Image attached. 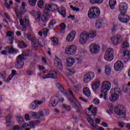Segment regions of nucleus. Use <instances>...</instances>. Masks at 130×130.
<instances>
[{
  "label": "nucleus",
  "mask_w": 130,
  "mask_h": 130,
  "mask_svg": "<svg viewBox=\"0 0 130 130\" xmlns=\"http://www.w3.org/2000/svg\"><path fill=\"white\" fill-rule=\"evenodd\" d=\"M45 11L51 12H55V11H57L63 18H66V16H67L66 8L63 7L58 8L57 5L55 4H53L52 5L50 4L46 5L45 6Z\"/></svg>",
  "instance_id": "nucleus-1"
},
{
  "label": "nucleus",
  "mask_w": 130,
  "mask_h": 130,
  "mask_svg": "<svg viewBox=\"0 0 130 130\" xmlns=\"http://www.w3.org/2000/svg\"><path fill=\"white\" fill-rule=\"evenodd\" d=\"M93 108L94 106L93 105H91L88 108L87 110L86 111V113L88 116L87 121L89 123L91 122V120H94L93 117H94L95 115H96V114H97V110H98L97 107H94V108ZM92 109H93L92 110Z\"/></svg>",
  "instance_id": "nucleus-2"
},
{
  "label": "nucleus",
  "mask_w": 130,
  "mask_h": 130,
  "mask_svg": "<svg viewBox=\"0 0 130 130\" xmlns=\"http://www.w3.org/2000/svg\"><path fill=\"white\" fill-rule=\"evenodd\" d=\"M69 100L70 101V104L72 105L73 107L77 109L76 112H80V109L82 108V106L79 103L78 100H77L75 98H74V94H73V91L71 90L69 91Z\"/></svg>",
  "instance_id": "nucleus-3"
},
{
  "label": "nucleus",
  "mask_w": 130,
  "mask_h": 130,
  "mask_svg": "<svg viewBox=\"0 0 130 130\" xmlns=\"http://www.w3.org/2000/svg\"><path fill=\"white\" fill-rule=\"evenodd\" d=\"M25 38H27L28 40H31V47L32 49H34V50H37V49H38L39 48V45L42 46V47H43L44 46V45H41L39 44V42L37 41L36 38H32L31 36V34L30 33H28L25 36Z\"/></svg>",
  "instance_id": "nucleus-4"
},
{
  "label": "nucleus",
  "mask_w": 130,
  "mask_h": 130,
  "mask_svg": "<svg viewBox=\"0 0 130 130\" xmlns=\"http://www.w3.org/2000/svg\"><path fill=\"white\" fill-rule=\"evenodd\" d=\"M100 15V9L98 7H91L88 12L89 19H97Z\"/></svg>",
  "instance_id": "nucleus-5"
},
{
  "label": "nucleus",
  "mask_w": 130,
  "mask_h": 130,
  "mask_svg": "<svg viewBox=\"0 0 130 130\" xmlns=\"http://www.w3.org/2000/svg\"><path fill=\"white\" fill-rule=\"evenodd\" d=\"M24 20L22 18H20L19 20V23L23 28L20 29L22 31H26L27 30V26L28 28H31V24H30V20H29V16L28 15L25 16Z\"/></svg>",
  "instance_id": "nucleus-6"
},
{
  "label": "nucleus",
  "mask_w": 130,
  "mask_h": 130,
  "mask_svg": "<svg viewBox=\"0 0 130 130\" xmlns=\"http://www.w3.org/2000/svg\"><path fill=\"white\" fill-rule=\"evenodd\" d=\"M114 113L118 116L122 115L124 117L126 115V109L122 105H117L116 106L114 110Z\"/></svg>",
  "instance_id": "nucleus-7"
},
{
  "label": "nucleus",
  "mask_w": 130,
  "mask_h": 130,
  "mask_svg": "<svg viewBox=\"0 0 130 130\" xmlns=\"http://www.w3.org/2000/svg\"><path fill=\"white\" fill-rule=\"evenodd\" d=\"M25 55L23 54L19 55L18 58H17V61L15 62V68L20 70L24 67V62L23 60L25 59Z\"/></svg>",
  "instance_id": "nucleus-8"
},
{
  "label": "nucleus",
  "mask_w": 130,
  "mask_h": 130,
  "mask_svg": "<svg viewBox=\"0 0 130 130\" xmlns=\"http://www.w3.org/2000/svg\"><path fill=\"white\" fill-rule=\"evenodd\" d=\"M111 84L108 81H104L102 83L101 91L102 93H106L110 90Z\"/></svg>",
  "instance_id": "nucleus-9"
},
{
  "label": "nucleus",
  "mask_w": 130,
  "mask_h": 130,
  "mask_svg": "<svg viewBox=\"0 0 130 130\" xmlns=\"http://www.w3.org/2000/svg\"><path fill=\"white\" fill-rule=\"evenodd\" d=\"M66 53L69 55H74L77 53V47L75 45H71L66 48Z\"/></svg>",
  "instance_id": "nucleus-10"
},
{
  "label": "nucleus",
  "mask_w": 130,
  "mask_h": 130,
  "mask_svg": "<svg viewBox=\"0 0 130 130\" xmlns=\"http://www.w3.org/2000/svg\"><path fill=\"white\" fill-rule=\"evenodd\" d=\"M89 50L92 54H97L100 52V46L95 43H92L89 45Z\"/></svg>",
  "instance_id": "nucleus-11"
},
{
  "label": "nucleus",
  "mask_w": 130,
  "mask_h": 130,
  "mask_svg": "<svg viewBox=\"0 0 130 130\" xmlns=\"http://www.w3.org/2000/svg\"><path fill=\"white\" fill-rule=\"evenodd\" d=\"M89 38V34L85 31L83 32L80 36L79 43L81 44H85Z\"/></svg>",
  "instance_id": "nucleus-12"
},
{
  "label": "nucleus",
  "mask_w": 130,
  "mask_h": 130,
  "mask_svg": "<svg viewBox=\"0 0 130 130\" xmlns=\"http://www.w3.org/2000/svg\"><path fill=\"white\" fill-rule=\"evenodd\" d=\"M89 38V34L85 31L83 32L80 36L79 43L81 44H85Z\"/></svg>",
  "instance_id": "nucleus-13"
},
{
  "label": "nucleus",
  "mask_w": 130,
  "mask_h": 130,
  "mask_svg": "<svg viewBox=\"0 0 130 130\" xmlns=\"http://www.w3.org/2000/svg\"><path fill=\"white\" fill-rule=\"evenodd\" d=\"M89 38V34L85 31L83 32L80 36L79 43L81 44H85Z\"/></svg>",
  "instance_id": "nucleus-14"
},
{
  "label": "nucleus",
  "mask_w": 130,
  "mask_h": 130,
  "mask_svg": "<svg viewBox=\"0 0 130 130\" xmlns=\"http://www.w3.org/2000/svg\"><path fill=\"white\" fill-rule=\"evenodd\" d=\"M111 40L114 45H118V44H120L122 42V38L120 35H117L114 37L111 38Z\"/></svg>",
  "instance_id": "nucleus-15"
},
{
  "label": "nucleus",
  "mask_w": 130,
  "mask_h": 130,
  "mask_svg": "<svg viewBox=\"0 0 130 130\" xmlns=\"http://www.w3.org/2000/svg\"><path fill=\"white\" fill-rule=\"evenodd\" d=\"M95 77V74L93 72H89L86 74L83 78V82L85 83H89L90 81L93 80Z\"/></svg>",
  "instance_id": "nucleus-16"
},
{
  "label": "nucleus",
  "mask_w": 130,
  "mask_h": 130,
  "mask_svg": "<svg viewBox=\"0 0 130 130\" xmlns=\"http://www.w3.org/2000/svg\"><path fill=\"white\" fill-rule=\"evenodd\" d=\"M118 19L122 23H127L129 21V16L123 13L120 14L118 15Z\"/></svg>",
  "instance_id": "nucleus-17"
},
{
  "label": "nucleus",
  "mask_w": 130,
  "mask_h": 130,
  "mask_svg": "<svg viewBox=\"0 0 130 130\" xmlns=\"http://www.w3.org/2000/svg\"><path fill=\"white\" fill-rule=\"evenodd\" d=\"M114 69L115 71H121L123 69V63L121 61H117L114 66Z\"/></svg>",
  "instance_id": "nucleus-18"
},
{
  "label": "nucleus",
  "mask_w": 130,
  "mask_h": 130,
  "mask_svg": "<svg viewBox=\"0 0 130 130\" xmlns=\"http://www.w3.org/2000/svg\"><path fill=\"white\" fill-rule=\"evenodd\" d=\"M58 102H59V98L57 96H54L50 101V104L53 106V107H55V106H56L57 104H58Z\"/></svg>",
  "instance_id": "nucleus-19"
},
{
  "label": "nucleus",
  "mask_w": 130,
  "mask_h": 130,
  "mask_svg": "<svg viewBox=\"0 0 130 130\" xmlns=\"http://www.w3.org/2000/svg\"><path fill=\"white\" fill-rule=\"evenodd\" d=\"M75 37H76V31L73 30L68 35L66 38L67 41L72 42L75 39Z\"/></svg>",
  "instance_id": "nucleus-20"
},
{
  "label": "nucleus",
  "mask_w": 130,
  "mask_h": 130,
  "mask_svg": "<svg viewBox=\"0 0 130 130\" xmlns=\"http://www.w3.org/2000/svg\"><path fill=\"white\" fill-rule=\"evenodd\" d=\"M90 122L89 123L91 125V128L92 130H105L103 127H99V126L94 122V120H91Z\"/></svg>",
  "instance_id": "nucleus-21"
},
{
  "label": "nucleus",
  "mask_w": 130,
  "mask_h": 130,
  "mask_svg": "<svg viewBox=\"0 0 130 130\" xmlns=\"http://www.w3.org/2000/svg\"><path fill=\"white\" fill-rule=\"evenodd\" d=\"M127 4L126 3H121V4L119 6V11L121 13H122L123 14H125L126 13V11H127Z\"/></svg>",
  "instance_id": "nucleus-22"
},
{
  "label": "nucleus",
  "mask_w": 130,
  "mask_h": 130,
  "mask_svg": "<svg viewBox=\"0 0 130 130\" xmlns=\"http://www.w3.org/2000/svg\"><path fill=\"white\" fill-rule=\"evenodd\" d=\"M54 66L59 70H61L62 69V64L61 63V61L60 59L58 57H56L54 59Z\"/></svg>",
  "instance_id": "nucleus-23"
},
{
  "label": "nucleus",
  "mask_w": 130,
  "mask_h": 130,
  "mask_svg": "<svg viewBox=\"0 0 130 130\" xmlns=\"http://www.w3.org/2000/svg\"><path fill=\"white\" fill-rule=\"evenodd\" d=\"M47 78L51 79H57V72L54 71H51L47 74Z\"/></svg>",
  "instance_id": "nucleus-24"
},
{
  "label": "nucleus",
  "mask_w": 130,
  "mask_h": 130,
  "mask_svg": "<svg viewBox=\"0 0 130 130\" xmlns=\"http://www.w3.org/2000/svg\"><path fill=\"white\" fill-rule=\"evenodd\" d=\"M75 60L74 58L72 57H70L67 58V62H66V66L68 67V68H71L74 63H75Z\"/></svg>",
  "instance_id": "nucleus-25"
},
{
  "label": "nucleus",
  "mask_w": 130,
  "mask_h": 130,
  "mask_svg": "<svg viewBox=\"0 0 130 130\" xmlns=\"http://www.w3.org/2000/svg\"><path fill=\"white\" fill-rule=\"evenodd\" d=\"M119 98V95L115 93L112 94L109 97V99L111 102H115V101H117Z\"/></svg>",
  "instance_id": "nucleus-26"
},
{
  "label": "nucleus",
  "mask_w": 130,
  "mask_h": 130,
  "mask_svg": "<svg viewBox=\"0 0 130 130\" xmlns=\"http://www.w3.org/2000/svg\"><path fill=\"white\" fill-rule=\"evenodd\" d=\"M31 115L34 117H35L36 118L40 119L42 118L44 115H43V113L42 112V111H40L39 113H36L35 112H31Z\"/></svg>",
  "instance_id": "nucleus-27"
},
{
  "label": "nucleus",
  "mask_w": 130,
  "mask_h": 130,
  "mask_svg": "<svg viewBox=\"0 0 130 130\" xmlns=\"http://www.w3.org/2000/svg\"><path fill=\"white\" fill-rule=\"evenodd\" d=\"M49 19V13L45 11L43 15L42 16L41 20L42 22H47Z\"/></svg>",
  "instance_id": "nucleus-28"
},
{
  "label": "nucleus",
  "mask_w": 130,
  "mask_h": 130,
  "mask_svg": "<svg viewBox=\"0 0 130 130\" xmlns=\"http://www.w3.org/2000/svg\"><path fill=\"white\" fill-rule=\"evenodd\" d=\"M31 14L32 15V16H35L36 15V17H37L36 18L37 22H39V21H40V19L41 18V13H40V11H38L36 13L35 11H32L31 12Z\"/></svg>",
  "instance_id": "nucleus-29"
},
{
  "label": "nucleus",
  "mask_w": 130,
  "mask_h": 130,
  "mask_svg": "<svg viewBox=\"0 0 130 130\" xmlns=\"http://www.w3.org/2000/svg\"><path fill=\"white\" fill-rule=\"evenodd\" d=\"M123 59L124 61H128L129 59V51L126 50L123 52Z\"/></svg>",
  "instance_id": "nucleus-30"
},
{
  "label": "nucleus",
  "mask_w": 130,
  "mask_h": 130,
  "mask_svg": "<svg viewBox=\"0 0 130 130\" xmlns=\"http://www.w3.org/2000/svg\"><path fill=\"white\" fill-rule=\"evenodd\" d=\"M83 94L86 96V97H90L91 96V91L89 88L86 87L83 88Z\"/></svg>",
  "instance_id": "nucleus-31"
},
{
  "label": "nucleus",
  "mask_w": 130,
  "mask_h": 130,
  "mask_svg": "<svg viewBox=\"0 0 130 130\" xmlns=\"http://www.w3.org/2000/svg\"><path fill=\"white\" fill-rule=\"evenodd\" d=\"M92 88L93 91H96L100 86V82L99 81H95L92 84Z\"/></svg>",
  "instance_id": "nucleus-32"
},
{
  "label": "nucleus",
  "mask_w": 130,
  "mask_h": 130,
  "mask_svg": "<svg viewBox=\"0 0 130 130\" xmlns=\"http://www.w3.org/2000/svg\"><path fill=\"white\" fill-rule=\"evenodd\" d=\"M130 82L128 83L127 85H124L122 87L123 92L126 93L130 90Z\"/></svg>",
  "instance_id": "nucleus-33"
},
{
  "label": "nucleus",
  "mask_w": 130,
  "mask_h": 130,
  "mask_svg": "<svg viewBox=\"0 0 130 130\" xmlns=\"http://www.w3.org/2000/svg\"><path fill=\"white\" fill-rule=\"evenodd\" d=\"M14 35H15L14 34V32L13 31H8L6 34V37H9V39H10L11 41H13Z\"/></svg>",
  "instance_id": "nucleus-34"
},
{
  "label": "nucleus",
  "mask_w": 130,
  "mask_h": 130,
  "mask_svg": "<svg viewBox=\"0 0 130 130\" xmlns=\"http://www.w3.org/2000/svg\"><path fill=\"white\" fill-rule=\"evenodd\" d=\"M12 120V114H9L6 118V125L10 126Z\"/></svg>",
  "instance_id": "nucleus-35"
},
{
  "label": "nucleus",
  "mask_w": 130,
  "mask_h": 130,
  "mask_svg": "<svg viewBox=\"0 0 130 130\" xmlns=\"http://www.w3.org/2000/svg\"><path fill=\"white\" fill-rule=\"evenodd\" d=\"M107 54H105L104 55L105 60H107V61H111V60L113 59L114 56L113 55Z\"/></svg>",
  "instance_id": "nucleus-36"
},
{
  "label": "nucleus",
  "mask_w": 130,
  "mask_h": 130,
  "mask_svg": "<svg viewBox=\"0 0 130 130\" xmlns=\"http://www.w3.org/2000/svg\"><path fill=\"white\" fill-rule=\"evenodd\" d=\"M109 3L110 9L113 10L116 5V0H110Z\"/></svg>",
  "instance_id": "nucleus-37"
},
{
  "label": "nucleus",
  "mask_w": 130,
  "mask_h": 130,
  "mask_svg": "<svg viewBox=\"0 0 130 130\" xmlns=\"http://www.w3.org/2000/svg\"><path fill=\"white\" fill-rule=\"evenodd\" d=\"M114 53V50H113V48H109L106 50L105 54H107H107L109 55H113Z\"/></svg>",
  "instance_id": "nucleus-38"
},
{
  "label": "nucleus",
  "mask_w": 130,
  "mask_h": 130,
  "mask_svg": "<svg viewBox=\"0 0 130 130\" xmlns=\"http://www.w3.org/2000/svg\"><path fill=\"white\" fill-rule=\"evenodd\" d=\"M58 87L59 88V91L61 92L62 94H64V95H68V91H67V90H66L64 88H63L62 86L58 84Z\"/></svg>",
  "instance_id": "nucleus-39"
},
{
  "label": "nucleus",
  "mask_w": 130,
  "mask_h": 130,
  "mask_svg": "<svg viewBox=\"0 0 130 130\" xmlns=\"http://www.w3.org/2000/svg\"><path fill=\"white\" fill-rule=\"evenodd\" d=\"M104 1V0H89V2L92 5H96V4L100 5V4H102Z\"/></svg>",
  "instance_id": "nucleus-40"
},
{
  "label": "nucleus",
  "mask_w": 130,
  "mask_h": 130,
  "mask_svg": "<svg viewBox=\"0 0 130 130\" xmlns=\"http://www.w3.org/2000/svg\"><path fill=\"white\" fill-rule=\"evenodd\" d=\"M55 24H56V21L54 19H52L49 23V29H52Z\"/></svg>",
  "instance_id": "nucleus-41"
},
{
  "label": "nucleus",
  "mask_w": 130,
  "mask_h": 130,
  "mask_svg": "<svg viewBox=\"0 0 130 130\" xmlns=\"http://www.w3.org/2000/svg\"><path fill=\"white\" fill-rule=\"evenodd\" d=\"M111 92H114L115 93V94H116V93H117L119 95H121V93H122V91L120 90V89L118 88H112L111 90Z\"/></svg>",
  "instance_id": "nucleus-42"
},
{
  "label": "nucleus",
  "mask_w": 130,
  "mask_h": 130,
  "mask_svg": "<svg viewBox=\"0 0 130 130\" xmlns=\"http://www.w3.org/2000/svg\"><path fill=\"white\" fill-rule=\"evenodd\" d=\"M110 73H111V68H110L109 66H105V74L107 76H109L110 75Z\"/></svg>",
  "instance_id": "nucleus-43"
},
{
  "label": "nucleus",
  "mask_w": 130,
  "mask_h": 130,
  "mask_svg": "<svg viewBox=\"0 0 130 130\" xmlns=\"http://www.w3.org/2000/svg\"><path fill=\"white\" fill-rule=\"evenodd\" d=\"M38 6L40 9H43L44 8V2L42 0L38 1Z\"/></svg>",
  "instance_id": "nucleus-44"
},
{
  "label": "nucleus",
  "mask_w": 130,
  "mask_h": 130,
  "mask_svg": "<svg viewBox=\"0 0 130 130\" xmlns=\"http://www.w3.org/2000/svg\"><path fill=\"white\" fill-rule=\"evenodd\" d=\"M88 35L89 38H94L96 37V36L97 35V32L95 31H92Z\"/></svg>",
  "instance_id": "nucleus-45"
},
{
  "label": "nucleus",
  "mask_w": 130,
  "mask_h": 130,
  "mask_svg": "<svg viewBox=\"0 0 130 130\" xmlns=\"http://www.w3.org/2000/svg\"><path fill=\"white\" fill-rule=\"evenodd\" d=\"M51 40L52 41L53 45H57L58 44V40L56 37L51 38Z\"/></svg>",
  "instance_id": "nucleus-46"
},
{
  "label": "nucleus",
  "mask_w": 130,
  "mask_h": 130,
  "mask_svg": "<svg viewBox=\"0 0 130 130\" xmlns=\"http://www.w3.org/2000/svg\"><path fill=\"white\" fill-rule=\"evenodd\" d=\"M37 106V105L35 101L31 103V104L30 105L29 108L30 109H32V110H34L36 108Z\"/></svg>",
  "instance_id": "nucleus-47"
},
{
  "label": "nucleus",
  "mask_w": 130,
  "mask_h": 130,
  "mask_svg": "<svg viewBox=\"0 0 130 130\" xmlns=\"http://www.w3.org/2000/svg\"><path fill=\"white\" fill-rule=\"evenodd\" d=\"M38 0H28V3L31 7L35 6V5H36V2Z\"/></svg>",
  "instance_id": "nucleus-48"
},
{
  "label": "nucleus",
  "mask_w": 130,
  "mask_h": 130,
  "mask_svg": "<svg viewBox=\"0 0 130 130\" xmlns=\"http://www.w3.org/2000/svg\"><path fill=\"white\" fill-rule=\"evenodd\" d=\"M59 26L61 28V30L63 32H64V30H66V28L67 27V25H66V23H61L60 24Z\"/></svg>",
  "instance_id": "nucleus-49"
},
{
  "label": "nucleus",
  "mask_w": 130,
  "mask_h": 130,
  "mask_svg": "<svg viewBox=\"0 0 130 130\" xmlns=\"http://www.w3.org/2000/svg\"><path fill=\"white\" fill-rule=\"evenodd\" d=\"M17 120L19 122V123H22V122H24V119L21 115H17Z\"/></svg>",
  "instance_id": "nucleus-50"
},
{
  "label": "nucleus",
  "mask_w": 130,
  "mask_h": 130,
  "mask_svg": "<svg viewBox=\"0 0 130 130\" xmlns=\"http://www.w3.org/2000/svg\"><path fill=\"white\" fill-rule=\"evenodd\" d=\"M40 123V121L37 120L36 121H32L30 122V126H34L35 125H37Z\"/></svg>",
  "instance_id": "nucleus-51"
},
{
  "label": "nucleus",
  "mask_w": 130,
  "mask_h": 130,
  "mask_svg": "<svg viewBox=\"0 0 130 130\" xmlns=\"http://www.w3.org/2000/svg\"><path fill=\"white\" fill-rule=\"evenodd\" d=\"M27 45L26 43L24 42H19V47L20 48H25V47H27Z\"/></svg>",
  "instance_id": "nucleus-52"
},
{
  "label": "nucleus",
  "mask_w": 130,
  "mask_h": 130,
  "mask_svg": "<svg viewBox=\"0 0 130 130\" xmlns=\"http://www.w3.org/2000/svg\"><path fill=\"white\" fill-rule=\"evenodd\" d=\"M0 76L2 77L4 81H6V78H7V72L6 71L0 73Z\"/></svg>",
  "instance_id": "nucleus-53"
},
{
  "label": "nucleus",
  "mask_w": 130,
  "mask_h": 130,
  "mask_svg": "<svg viewBox=\"0 0 130 130\" xmlns=\"http://www.w3.org/2000/svg\"><path fill=\"white\" fill-rule=\"evenodd\" d=\"M42 31H43L44 36L46 37V36H47V33H48V31H49V30L47 28H43Z\"/></svg>",
  "instance_id": "nucleus-54"
},
{
  "label": "nucleus",
  "mask_w": 130,
  "mask_h": 130,
  "mask_svg": "<svg viewBox=\"0 0 130 130\" xmlns=\"http://www.w3.org/2000/svg\"><path fill=\"white\" fill-rule=\"evenodd\" d=\"M37 105H41V104H43L45 102V99L44 101H35Z\"/></svg>",
  "instance_id": "nucleus-55"
},
{
  "label": "nucleus",
  "mask_w": 130,
  "mask_h": 130,
  "mask_svg": "<svg viewBox=\"0 0 130 130\" xmlns=\"http://www.w3.org/2000/svg\"><path fill=\"white\" fill-rule=\"evenodd\" d=\"M122 47L123 48H128L129 47V44L127 42H124L122 44Z\"/></svg>",
  "instance_id": "nucleus-56"
},
{
  "label": "nucleus",
  "mask_w": 130,
  "mask_h": 130,
  "mask_svg": "<svg viewBox=\"0 0 130 130\" xmlns=\"http://www.w3.org/2000/svg\"><path fill=\"white\" fill-rule=\"evenodd\" d=\"M42 112H43L44 116H47V115H48V114H49V111H48V110L45 109L42 111Z\"/></svg>",
  "instance_id": "nucleus-57"
},
{
  "label": "nucleus",
  "mask_w": 130,
  "mask_h": 130,
  "mask_svg": "<svg viewBox=\"0 0 130 130\" xmlns=\"http://www.w3.org/2000/svg\"><path fill=\"white\" fill-rule=\"evenodd\" d=\"M71 9H72L73 11H74L75 12H79L80 11V8L74 7L73 5L70 6Z\"/></svg>",
  "instance_id": "nucleus-58"
},
{
  "label": "nucleus",
  "mask_w": 130,
  "mask_h": 130,
  "mask_svg": "<svg viewBox=\"0 0 130 130\" xmlns=\"http://www.w3.org/2000/svg\"><path fill=\"white\" fill-rule=\"evenodd\" d=\"M63 108L67 109V111H70L72 109L71 106H68L67 105H63Z\"/></svg>",
  "instance_id": "nucleus-59"
},
{
  "label": "nucleus",
  "mask_w": 130,
  "mask_h": 130,
  "mask_svg": "<svg viewBox=\"0 0 130 130\" xmlns=\"http://www.w3.org/2000/svg\"><path fill=\"white\" fill-rule=\"evenodd\" d=\"M75 71L74 69H69L68 70V74L69 76H72V75H74L75 74Z\"/></svg>",
  "instance_id": "nucleus-60"
},
{
  "label": "nucleus",
  "mask_w": 130,
  "mask_h": 130,
  "mask_svg": "<svg viewBox=\"0 0 130 130\" xmlns=\"http://www.w3.org/2000/svg\"><path fill=\"white\" fill-rule=\"evenodd\" d=\"M25 13V8L24 7H22L21 6L20 10H19V14L20 15H22Z\"/></svg>",
  "instance_id": "nucleus-61"
},
{
  "label": "nucleus",
  "mask_w": 130,
  "mask_h": 130,
  "mask_svg": "<svg viewBox=\"0 0 130 130\" xmlns=\"http://www.w3.org/2000/svg\"><path fill=\"white\" fill-rule=\"evenodd\" d=\"M111 30H112L111 33L112 34H114L117 30V27H116L115 26H114Z\"/></svg>",
  "instance_id": "nucleus-62"
},
{
  "label": "nucleus",
  "mask_w": 130,
  "mask_h": 130,
  "mask_svg": "<svg viewBox=\"0 0 130 130\" xmlns=\"http://www.w3.org/2000/svg\"><path fill=\"white\" fill-rule=\"evenodd\" d=\"M76 59L77 60L78 63H82V62L83 61V58H82L81 57H76Z\"/></svg>",
  "instance_id": "nucleus-63"
},
{
  "label": "nucleus",
  "mask_w": 130,
  "mask_h": 130,
  "mask_svg": "<svg viewBox=\"0 0 130 130\" xmlns=\"http://www.w3.org/2000/svg\"><path fill=\"white\" fill-rule=\"evenodd\" d=\"M93 103L94 104H96V105H98V104H100V101L99 100H98V99H94L93 101Z\"/></svg>",
  "instance_id": "nucleus-64"
}]
</instances>
